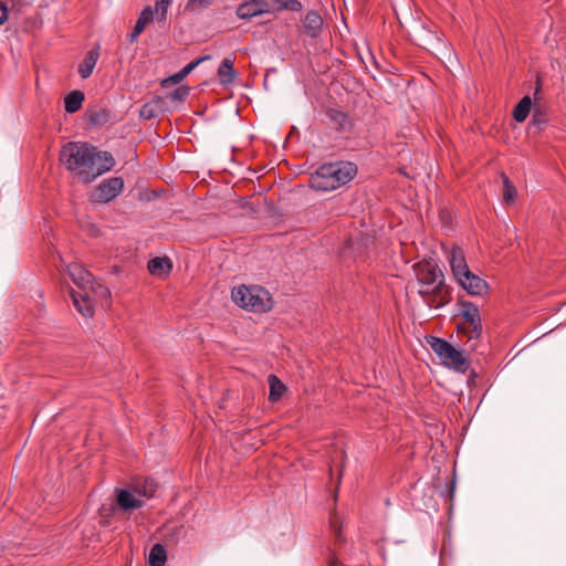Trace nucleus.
<instances>
[{"label":"nucleus","mask_w":566,"mask_h":566,"mask_svg":"<svg viewBox=\"0 0 566 566\" xmlns=\"http://www.w3.org/2000/svg\"><path fill=\"white\" fill-rule=\"evenodd\" d=\"M60 161L81 182L90 184L111 170L115 160L107 151H99L86 143L69 142L60 151Z\"/></svg>","instance_id":"nucleus-1"},{"label":"nucleus","mask_w":566,"mask_h":566,"mask_svg":"<svg viewBox=\"0 0 566 566\" xmlns=\"http://www.w3.org/2000/svg\"><path fill=\"white\" fill-rule=\"evenodd\" d=\"M357 174V166L350 161L328 163L311 175L310 187L316 191H332L349 182Z\"/></svg>","instance_id":"nucleus-2"},{"label":"nucleus","mask_w":566,"mask_h":566,"mask_svg":"<svg viewBox=\"0 0 566 566\" xmlns=\"http://www.w3.org/2000/svg\"><path fill=\"white\" fill-rule=\"evenodd\" d=\"M451 272L455 281L470 295L482 296L488 293V282L470 271L464 252L459 247H453L448 256Z\"/></svg>","instance_id":"nucleus-3"},{"label":"nucleus","mask_w":566,"mask_h":566,"mask_svg":"<svg viewBox=\"0 0 566 566\" xmlns=\"http://www.w3.org/2000/svg\"><path fill=\"white\" fill-rule=\"evenodd\" d=\"M231 297L240 307L255 313L269 312L273 306L270 293L260 285L234 287Z\"/></svg>","instance_id":"nucleus-4"},{"label":"nucleus","mask_w":566,"mask_h":566,"mask_svg":"<svg viewBox=\"0 0 566 566\" xmlns=\"http://www.w3.org/2000/svg\"><path fill=\"white\" fill-rule=\"evenodd\" d=\"M428 343L444 366L460 373L467 371L470 367V361L464 356L463 352L457 349L448 340L440 337L430 336Z\"/></svg>","instance_id":"nucleus-5"},{"label":"nucleus","mask_w":566,"mask_h":566,"mask_svg":"<svg viewBox=\"0 0 566 566\" xmlns=\"http://www.w3.org/2000/svg\"><path fill=\"white\" fill-rule=\"evenodd\" d=\"M462 322L458 325V332L468 337L469 340H476L482 335V319L478 305L470 301H458Z\"/></svg>","instance_id":"nucleus-6"},{"label":"nucleus","mask_w":566,"mask_h":566,"mask_svg":"<svg viewBox=\"0 0 566 566\" xmlns=\"http://www.w3.org/2000/svg\"><path fill=\"white\" fill-rule=\"evenodd\" d=\"M419 295L431 308L443 307L451 301L450 287L444 283V280H439L433 286L421 287Z\"/></svg>","instance_id":"nucleus-7"},{"label":"nucleus","mask_w":566,"mask_h":566,"mask_svg":"<svg viewBox=\"0 0 566 566\" xmlns=\"http://www.w3.org/2000/svg\"><path fill=\"white\" fill-rule=\"evenodd\" d=\"M124 188L122 177L104 179L91 193V200L98 203H107L115 199Z\"/></svg>","instance_id":"nucleus-8"},{"label":"nucleus","mask_w":566,"mask_h":566,"mask_svg":"<svg viewBox=\"0 0 566 566\" xmlns=\"http://www.w3.org/2000/svg\"><path fill=\"white\" fill-rule=\"evenodd\" d=\"M413 270L421 287H430L444 280L442 271L432 261H421L413 265Z\"/></svg>","instance_id":"nucleus-9"},{"label":"nucleus","mask_w":566,"mask_h":566,"mask_svg":"<svg viewBox=\"0 0 566 566\" xmlns=\"http://www.w3.org/2000/svg\"><path fill=\"white\" fill-rule=\"evenodd\" d=\"M74 307L84 317H92L94 314V304L88 291H75L70 292Z\"/></svg>","instance_id":"nucleus-10"},{"label":"nucleus","mask_w":566,"mask_h":566,"mask_svg":"<svg viewBox=\"0 0 566 566\" xmlns=\"http://www.w3.org/2000/svg\"><path fill=\"white\" fill-rule=\"evenodd\" d=\"M67 272L72 281L77 286V291H87V286L90 285V283H93V274L88 272L85 268H83L81 264H70L67 268Z\"/></svg>","instance_id":"nucleus-11"},{"label":"nucleus","mask_w":566,"mask_h":566,"mask_svg":"<svg viewBox=\"0 0 566 566\" xmlns=\"http://www.w3.org/2000/svg\"><path fill=\"white\" fill-rule=\"evenodd\" d=\"M324 114L328 124L337 130H347L352 126L348 114L340 108L328 107Z\"/></svg>","instance_id":"nucleus-12"},{"label":"nucleus","mask_w":566,"mask_h":566,"mask_svg":"<svg viewBox=\"0 0 566 566\" xmlns=\"http://www.w3.org/2000/svg\"><path fill=\"white\" fill-rule=\"evenodd\" d=\"M156 13V9L154 10L150 6H147L144 8V10L140 12L137 22L132 31L127 35V39L129 43H134L137 41L139 34L145 30L146 25L153 21L154 14Z\"/></svg>","instance_id":"nucleus-13"},{"label":"nucleus","mask_w":566,"mask_h":566,"mask_svg":"<svg viewBox=\"0 0 566 566\" xmlns=\"http://www.w3.org/2000/svg\"><path fill=\"white\" fill-rule=\"evenodd\" d=\"M99 45H95L93 49H91L83 61L78 65V74L82 78H87L92 75L93 70L96 65V62L99 57Z\"/></svg>","instance_id":"nucleus-14"},{"label":"nucleus","mask_w":566,"mask_h":566,"mask_svg":"<svg viewBox=\"0 0 566 566\" xmlns=\"http://www.w3.org/2000/svg\"><path fill=\"white\" fill-rule=\"evenodd\" d=\"M323 25V19L318 12L311 10L303 20L304 32L312 39L318 36Z\"/></svg>","instance_id":"nucleus-15"},{"label":"nucleus","mask_w":566,"mask_h":566,"mask_svg":"<svg viewBox=\"0 0 566 566\" xmlns=\"http://www.w3.org/2000/svg\"><path fill=\"white\" fill-rule=\"evenodd\" d=\"M117 504L122 510L128 511L140 509L144 505V502L137 499L128 490L122 489L117 491Z\"/></svg>","instance_id":"nucleus-16"},{"label":"nucleus","mask_w":566,"mask_h":566,"mask_svg":"<svg viewBox=\"0 0 566 566\" xmlns=\"http://www.w3.org/2000/svg\"><path fill=\"white\" fill-rule=\"evenodd\" d=\"M147 269L150 274L163 277L170 272L171 262L168 258L156 256L148 261Z\"/></svg>","instance_id":"nucleus-17"},{"label":"nucleus","mask_w":566,"mask_h":566,"mask_svg":"<svg viewBox=\"0 0 566 566\" xmlns=\"http://www.w3.org/2000/svg\"><path fill=\"white\" fill-rule=\"evenodd\" d=\"M157 482L153 478L137 480L134 485V492L140 496L153 497L157 491Z\"/></svg>","instance_id":"nucleus-18"},{"label":"nucleus","mask_w":566,"mask_h":566,"mask_svg":"<svg viewBox=\"0 0 566 566\" xmlns=\"http://www.w3.org/2000/svg\"><path fill=\"white\" fill-rule=\"evenodd\" d=\"M533 106L534 103L532 102V98L528 95L524 96L514 107L513 118L517 123H523L530 115V112L533 108Z\"/></svg>","instance_id":"nucleus-19"},{"label":"nucleus","mask_w":566,"mask_h":566,"mask_svg":"<svg viewBox=\"0 0 566 566\" xmlns=\"http://www.w3.org/2000/svg\"><path fill=\"white\" fill-rule=\"evenodd\" d=\"M234 70H233V60L226 57L219 65L218 76L220 78V83L223 85L230 84L234 80Z\"/></svg>","instance_id":"nucleus-20"},{"label":"nucleus","mask_w":566,"mask_h":566,"mask_svg":"<svg viewBox=\"0 0 566 566\" xmlns=\"http://www.w3.org/2000/svg\"><path fill=\"white\" fill-rule=\"evenodd\" d=\"M84 98V93L77 90L67 94L64 98L65 112L69 114L77 112L82 107Z\"/></svg>","instance_id":"nucleus-21"},{"label":"nucleus","mask_w":566,"mask_h":566,"mask_svg":"<svg viewBox=\"0 0 566 566\" xmlns=\"http://www.w3.org/2000/svg\"><path fill=\"white\" fill-rule=\"evenodd\" d=\"M167 560V552L163 544H155L149 552L148 563L149 566H165Z\"/></svg>","instance_id":"nucleus-22"},{"label":"nucleus","mask_w":566,"mask_h":566,"mask_svg":"<svg viewBox=\"0 0 566 566\" xmlns=\"http://www.w3.org/2000/svg\"><path fill=\"white\" fill-rule=\"evenodd\" d=\"M160 104H163V98L159 96L154 97L150 102L144 104L139 111L140 118L145 120L155 118L158 115Z\"/></svg>","instance_id":"nucleus-23"},{"label":"nucleus","mask_w":566,"mask_h":566,"mask_svg":"<svg viewBox=\"0 0 566 566\" xmlns=\"http://www.w3.org/2000/svg\"><path fill=\"white\" fill-rule=\"evenodd\" d=\"M87 291L93 301L94 300L108 301L111 297V292H109L108 287H106L105 285L97 282L95 280V277L93 279V283H90V285L87 286Z\"/></svg>","instance_id":"nucleus-24"},{"label":"nucleus","mask_w":566,"mask_h":566,"mask_svg":"<svg viewBox=\"0 0 566 566\" xmlns=\"http://www.w3.org/2000/svg\"><path fill=\"white\" fill-rule=\"evenodd\" d=\"M268 381L270 385L269 400L277 401L286 390L285 385L273 374L269 375Z\"/></svg>","instance_id":"nucleus-25"},{"label":"nucleus","mask_w":566,"mask_h":566,"mask_svg":"<svg viewBox=\"0 0 566 566\" xmlns=\"http://www.w3.org/2000/svg\"><path fill=\"white\" fill-rule=\"evenodd\" d=\"M237 15L240 19H245V20L251 19L256 15H260L255 0H250L244 3H241L237 8Z\"/></svg>","instance_id":"nucleus-26"},{"label":"nucleus","mask_w":566,"mask_h":566,"mask_svg":"<svg viewBox=\"0 0 566 566\" xmlns=\"http://www.w3.org/2000/svg\"><path fill=\"white\" fill-rule=\"evenodd\" d=\"M548 122L546 107L539 103H534L532 123L533 125L542 128Z\"/></svg>","instance_id":"nucleus-27"},{"label":"nucleus","mask_w":566,"mask_h":566,"mask_svg":"<svg viewBox=\"0 0 566 566\" xmlns=\"http://www.w3.org/2000/svg\"><path fill=\"white\" fill-rule=\"evenodd\" d=\"M260 15L280 12L279 0H255Z\"/></svg>","instance_id":"nucleus-28"},{"label":"nucleus","mask_w":566,"mask_h":566,"mask_svg":"<svg viewBox=\"0 0 566 566\" xmlns=\"http://www.w3.org/2000/svg\"><path fill=\"white\" fill-rule=\"evenodd\" d=\"M516 197V189L511 180L503 175V199L505 202H513Z\"/></svg>","instance_id":"nucleus-29"},{"label":"nucleus","mask_w":566,"mask_h":566,"mask_svg":"<svg viewBox=\"0 0 566 566\" xmlns=\"http://www.w3.org/2000/svg\"><path fill=\"white\" fill-rule=\"evenodd\" d=\"M88 120L92 125L102 126L108 120V112L104 108L91 112Z\"/></svg>","instance_id":"nucleus-30"},{"label":"nucleus","mask_w":566,"mask_h":566,"mask_svg":"<svg viewBox=\"0 0 566 566\" xmlns=\"http://www.w3.org/2000/svg\"><path fill=\"white\" fill-rule=\"evenodd\" d=\"M170 3L171 0H156V18L159 22L166 21Z\"/></svg>","instance_id":"nucleus-31"},{"label":"nucleus","mask_w":566,"mask_h":566,"mask_svg":"<svg viewBox=\"0 0 566 566\" xmlns=\"http://www.w3.org/2000/svg\"><path fill=\"white\" fill-rule=\"evenodd\" d=\"M170 3L171 0H156V18L159 22L166 21Z\"/></svg>","instance_id":"nucleus-32"},{"label":"nucleus","mask_w":566,"mask_h":566,"mask_svg":"<svg viewBox=\"0 0 566 566\" xmlns=\"http://www.w3.org/2000/svg\"><path fill=\"white\" fill-rule=\"evenodd\" d=\"M280 11L290 10L293 12H298L303 9V4L298 0H279Z\"/></svg>","instance_id":"nucleus-33"},{"label":"nucleus","mask_w":566,"mask_h":566,"mask_svg":"<svg viewBox=\"0 0 566 566\" xmlns=\"http://www.w3.org/2000/svg\"><path fill=\"white\" fill-rule=\"evenodd\" d=\"M210 57L209 56H201L190 63H188L186 66H184L179 73L186 77L188 74H190V72H192L200 63H202L203 61L206 60H209Z\"/></svg>","instance_id":"nucleus-34"},{"label":"nucleus","mask_w":566,"mask_h":566,"mask_svg":"<svg viewBox=\"0 0 566 566\" xmlns=\"http://www.w3.org/2000/svg\"><path fill=\"white\" fill-rule=\"evenodd\" d=\"M189 95V88L187 86H179L169 94L171 101H185Z\"/></svg>","instance_id":"nucleus-35"},{"label":"nucleus","mask_w":566,"mask_h":566,"mask_svg":"<svg viewBox=\"0 0 566 566\" xmlns=\"http://www.w3.org/2000/svg\"><path fill=\"white\" fill-rule=\"evenodd\" d=\"M211 2L212 0H188L187 9L191 11L201 10L211 4Z\"/></svg>","instance_id":"nucleus-36"},{"label":"nucleus","mask_w":566,"mask_h":566,"mask_svg":"<svg viewBox=\"0 0 566 566\" xmlns=\"http://www.w3.org/2000/svg\"><path fill=\"white\" fill-rule=\"evenodd\" d=\"M331 528L334 533L336 542H343L340 526L337 524L336 517L331 518Z\"/></svg>","instance_id":"nucleus-37"},{"label":"nucleus","mask_w":566,"mask_h":566,"mask_svg":"<svg viewBox=\"0 0 566 566\" xmlns=\"http://www.w3.org/2000/svg\"><path fill=\"white\" fill-rule=\"evenodd\" d=\"M541 92H542V80L539 76H537L536 83H535V91H534V103H539V99L542 98Z\"/></svg>","instance_id":"nucleus-38"},{"label":"nucleus","mask_w":566,"mask_h":566,"mask_svg":"<svg viewBox=\"0 0 566 566\" xmlns=\"http://www.w3.org/2000/svg\"><path fill=\"white\" fill-rule=\"evenodd\" d=\"M8 19V8L0 1V25L3 24Z\"/></svg>","instance_id":"nucleus-39"},{"label":"nucleus","mask_w":566,"mask_h":566,"mask_svg":"<svg viewBox=\"0 0 566 566\" xmlns=\"http://www.w3.org/2000/svg\"><path fill=\"white\" fill-rule=\"evenodd\" d=\"M185 77L178 72L176 74H174L172 76L166 78L163 81V85H166L168 82H171V83H179L184 80Z\"/></svg>","instance_id":"nucleus-40"},{"label":"nucleus","mask_w":566,"mask_h":566,"mask_svg":"<svg viewBox=\"0 0 566 566\" xmlns=\"http://www.w3.org/2000/svg\"><path fill=\"white\" fill-rule=\"evenodd\" d=\"M327 566H339V560L336 556L332 555L327 560Z\"/></svg>","instance_id":"nucleus-41"},{"label":"nucleus","mask_w":566,"mask_h":566,"mask_svg":"<svg viewBox=\"0 0 566 566\" xmlns=\"http://www.w3.org/2000/svg\"><path fill=\"white\" fill-rule=\"evenodd\" d=\"M87 231H88V233H90L91 235H93V237H96V235H98V233H99V230H98V229L96 228V226H94V224H90V227H88V230H87Z\"/></svg>","instance_id":"nucleus-42"}]
</instances>
